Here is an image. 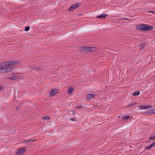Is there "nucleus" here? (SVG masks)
<instances>
[{"label":"nucleus","mask_w":155,"mask_h":155,"mask_svg":"<svg viewBox=\"0 0 155 155\" xmlns=\"http://www.w3.org/2000/svg\"><path fill=\"white\" fill-rule=\"evenodd\" d=\"M140 29L143 31L151 30L153 29V27L146 25H142L140 27Z\"/></svg>","instance_id":"nucleus-2"},{"label":"nucleus","mask_w":155,"mask_h":155,"mask_svg":"<svg viewBox=\"0 0 155 155\" xmlns=\"http://www.w3.org/2000/svg\"><path fill=\"white\" fill-rule=\"evenodd\" d=\"M70 119L71 120V121H74V120H73V118H71Z\"/></svg>","instance_id":"nucleus-24"},{"label":"nucleus","mask_w":155,"mask_h":155,"mask_svg":"<svg viewBox=\"0 0 155 155\" xmlns=\"http://www.w3.org/2000/svg\"><path fill=\"white\" fill-rule=\"evenodd\" d=\"M73 91L74 88L73 87H69L67 91V94L68 95H71L72 93L73 92Z\"/></svg>","instance_id":"nucleus-8"},{"label":"nucleus","mask_w":155,"mask_h":155,"mask_svg":"<svg viewBox=\"0 0 155 155\" xmlns=\"http://www.w3.org/2000/svg\"><path fill=\"white\" fill-rule=\"evenodd\" d=\"M42 119L46 120H48L49 119V117H44Z\"/></svg>","instance_id":"nucleus-20"},{"label":"nucleus","mask_w":155,"mask_h":155,"mask_svg":"<svg viewBox=\"0 0 155 155\" xmlns=\"http://www.w3.org/2000/svg\"><path fill=\"white\" fill-rule=\"evenodd\" d=\"M16 62H11L9 63L10 65L8 67L6 68H3V67L0 68V72H9L12 69V68L11 66V65H13L16 64Z\"/></svg>","instance_id":"nucleus-1"},{"label":"nucleus","mask_w":155,"mask_h":155,"mask_svg":"<svg viewBox=\"0 0 155 155\" xmlns=\"http://www.w3.org/2000/svg\"><path fill=\"white\" fill-rule=\"evenodd\" d=\"M152 145V146L153 147L154 146H155V141L153 142V143H152L151 144Z\"/></svg>","instance_id":"nucleus-22"},{"label":"nucleus","mask_w":155,"mask_h":155,"mask_svg":"<svg viewBox=\"0 0 155 155\" xmlns=\"http://www.w3.org/2000/svg\"><path fill=\"white\" fill-rule=\"evenodd\" d=\"M34 141V140H33L30 139V140H25L24 141L25 142H29L31 141V143H32Z\"/></svg>","instance_id":"nucleus-13"},{"label":"nucleus","mask_w":155,"mask_h":155,"mask_svg":"<svg viewBox=\"0 0 155 155\" xmlns=\"http://www.w3.org/2000/svg\"><path fill=\"white\" fill-rule=\"evenodd\" d=\"M140 94V92L139 91H136L135 92L133 95L134 96L138 95Z\"/></svg>","instance_id":"nucleus-11"},{"label":"nucleus","mask_w":155,"mask_h":155,"mask_svg":"<svg viewBox=\"0 0 155 155\" xmlns=\"http://www.w3.org/2000/svg\"><path fill=\"white\" fill-rule=\"evenodd\" d=\"M129 116H128V115H126V116H124L122 118L124 119H125V120H126L127 119H128L129 118Z\"/></svg>","instance_id":"nucleus-15"},{"label":"nucleus","mask_w":155,"mask_h":155,"mask_svg":"<svg viewBox=\"0 0 155 155\" xmlns=\"http://www.w3.org/2000/svg\"><path fill=\"white\" fill-rule=\"evenodd\" d=\"M87 50L89 51H94L96 50V48L94 47H87L86 48Z\"/></svg>","instance_id":"nucleus-9"},{"label":"nucleus","mask_w":155,"mask_h":155,"mask_svg":"<svg viewBox=\"0 0 155 155\" xmlns=\"http://www.w3.org/2000/svg\"><path fill=\"white\" fill-rule=\"evenodd\" d=\"M18 77H16V76H14V77H12L10 78L9 79L17 80H18Z\"/></svg>","instance_id":"nucleus-12"},{"label":"nucleus","mask_w":155,"mask_h":155,"mask_svg":"<svg viewBox=\"0 0 155 155\" xmlns=\"http://www.w3.org/2000/svg\"><path fill=\"white\" fill-rule=\"evenodd\" d=\"M136 103H134V104H130L129 105H128V106L129 107H131L133 106L135 104H136Z\"/></svg>","instance_id":"nucleus-19"},{"label":"nucleus","mask_w":155,"mask_h":155,"mask_svg":"<svg viewBox=\"0 0 155 155\" xmlns=\"http://www.w3.org/2000/svg\"><path fill=\"white\" fill-rule=\"evenodd\" d=\"M58 91V90H56V89L53 90L51 92L50 94V96H54L55 94H56L57 93V91Z\"/></svg>","instance_id":"nucleus-7"},{"label":"nucleus","mask_w":155,"mask_h":155,"mask_svg":"<svg viewBox=\"0 0 155 155\" xmlns=\"http://www.w3.org/2000/svg\"><path fill=\"white\" fill-rule=\"evenodd\" d=\"M124 20H128V19L127 18H123Z\"/></svg>","instance_id":"nucleus-23"},{"label":"nucleus","mask_w":155,"mask_h":155,"mask_svg":"<svg viewBox=\"0 0 155 155\" xmlns=\"http://www.w3.org/2000/svg\"><path fill=\"white\" fill-rule=\"evenodd\" d=\"M147 114H150L152 113H155L153 111V110H150L147 111Z\"/></svg>","instance_id":"nucleus-14"},{"label":"nucleus","mask_w":155,"mask_h":155,"mask_svg":"<svg viewBox=\"0 0 155 155\" xmlns=\"http://www.w3.org/2000/svg\"><path fill=\"white\" fill-rule=\"evenodd\" d=\"M78 7V4H74L72 5L69 9V11H73L75 9Z\"/></svg>","instance_id":"nucleus-5"},{"label":"nucleus","mask_w":155,"mask_h":155,"mask_svg":"<svg viewBox=\"0 0 155 155\" xmlns=\"http://www.w3.org/2000/svg\"><path fill=\"white\" fill-rule=\"evenodd\" d=\"M153 107L151 105H147L145 106H140L138 107V108L141 110H146L148 109Z\"/></svg>","instance_id":"nucleus-3"},{"label":"nucleus","mask_w":155,"mask_h":155,"mask_svg":"<svg viewBox=\"0 0 155 155\" xmlns=\"http://www.w3.org/2000/svg\"><path fill=\"white\" fill-rule=\"evenodd\" d=\"M152 147H153V146L151 144L150 145L148 146V147H146V148L147 149H150Z\"/></svg>","instance_id":"nucleus-18"},{"label":"nucleus","mask_w":155,"mask_h":155,"mask_svg":"<svg viewBox=\"0 0 155 155\" xmlns=\"http://www.w3.org/2000/svg\"><path fill=\"white\" fill-rule=\"evenodd\" d=\"M3 88V87L2 86H0V91L2 90Z\"/></svg>","instance_id":"nucleus-21"},{"label":"nucleus","mask_w":155,"mask_h":155,"mask_svg":"<svg viewBox=\"0 0 155 155\" xmlns=\"http://www.w3.org/2000/svg\"><path fill=\"white\" fill-rule=\"evenodd\" d=\"M107 15L105 13H104L100 15H98L96 17V18L99 19H101L103 18H104L107 17Z\"/></svg>","instance_id":"nucleus-6"},{"label":"nucleus","mask_w":155,"mask_h":155,"mask_svg":"<svg viewBox=\"0 0 155 155\" xmlns=\"http://www.w3.org/2000/svg\"><path fill=\"white\" fill-rule=\"evenodd\" d=\"M25 150L24 148H22L19 150L15 154V155H22Z\"/></svg>","instance_id":"nucleus-4"},{"label":"nucleus","mask_w":155,"mask_h":155,"mask_svg":"<svg viewBox=\"0 0 155 155\" xmlns=\"http://www.w3.org/2000/svg\"><path fill=\"white\" fill-rule=\"evenodd\" d=\"M153 139H154L155 140V135L151 137L150 138V141Z\"/></svg>","instance_id":"nucleus-17"},{"label":"nucleus","mask_w":155,"mask_h":155,"mask_svg":"<svg viewBox=\"0 0 155 155\" xmlns=\"http://www.w3.org/2000/svg\"><path fill=\"white\" fill-rule=\"evenodd\" d=\"M29 29L30 28L29 26H27L25 27V30L26 31H28L29 30Z\"/></svg>","instance_id":"nucleus-16"},{"label":"nucleus","mask_w":155,"mask_h":155,"mask_svg":"<svg viewBox=\"0 0 155 155\" xmlns=\"http://www.w3.org/2000/svg\"><path fill=\"white\" fill-rule=\"evenodd\" d=\"M94 97V95L93 94H89L87 95V100H90L93 98Z\"/></svg>","instance_id":"nucleus-10"}]
</instances>
